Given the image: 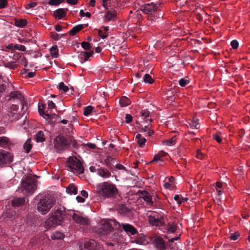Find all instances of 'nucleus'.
Listing matches in <instances>:
<instances>
[{
	"mask_svg": "<svg viewBox=\"0 0 250 250\" xmlns=\"http://www.w3.org/2000/svg\"><path fill=\"white\" fill-rule=\"evenodd\" d=\"M96 192L103 197L109 198L116 194L118 189L114 184L108 182H104L97 185Z\"/></svg>",
	"mask_w": 250,
	"mask_h": 250,
	"instance_id": "obj_1",
	"label": "nucleus"
},
{
	"mask_svg": "<svg viewBox=\"0 0 250 250\" xmlns=\"http://www.w3.org/2000/svg\"><path fill=\"white\" fill-rule=\"evenodd\" d=\"M56 199L54 196L45 195L41 198L37 203V209L42 214H45L55 205Z\"/></svg>",
	"mask_w": 250,
	"mask_h": 250,
	"instance_id": "obj_2",
	"label": "nucleus"
},
{
	"mask_svg": "<svg viewBox=\"0 0 250 250\" xmlns=\"http://www.w3.org/2000/svg\"><path fill=\"white\" fill-rule=\"evenodd\" d=\"M64 215V213L63 210L59 208L55 209L52 213L50 216L45 221V228L50 229L61 225L63 220Z\"/></svg>",
	"mask_w": 250,
	"mask_h": 250,
	"instance_id": "obj_3",
	"label": "nucleus"
},
{
	"mask_svg": "<svg viewBox=\"0 0 250 250\" xmlns=\"http://www.w3.org/2000/svg\"><path fill=\"white\" fill-rule=\"evenodd\" d=\"M36 188V182L30 177L26 176L21 181V186L19 188L23 194L29 195L32 194Z\"/></svg>",
	"mask_w": 250,
	"mask_h": 250,
	"instance_id": "obj_4",
	"label": "nucleus"
},
{
	"mask_svg": "<svg viewBox=\"0 0 250 250\" xmlns=\"http://www.w3.org/2000/svg\"><path fill=\"white\" fill-rule=\"evenodd\" d=\"M67 167L75 173L82 174L84 171V167L81 161L75 157H70L68 159Z\"/></svg>",
	"mask_w": 250,
	"mask_h": 250,
	"instance_id": "obj_5",
	"label": "nucleus"
},
{
	"mask_svg": "<svg viewBox=\"0 0 250 250\" xmlns=\"http://www.w3.org/2000/svg\"><path fill=\"white\" fill-rule=\"evenodd\" d=\"M13 156L10 152L0 150V166H4L13 161Z\"/></svg>",
	"mask_w": 250,
	"mask_h": 250,
	"instance_id": "obj_6",
	"label": "nucleus"
},
{
	"mask_svg": "<svg viewBox=\"0 0 250 250\" xmlns=\"http://www.w3.org/2000/svg\"><path fill=\"white\" fill-rule=\"evenodd\" d=\"M54 147L58 149L62 150L67 147V142L66 139L62 136H57L54 140Z\"/></svg>",
	"mask_w": 250,
	"mask_h": 250,
	"instance_id": "obj_7",
	"label": "nucleus"
},
{
	"mask_svg": "<svg viewBox=\"0 0 250 250\" xmlns=\"http://www.w3.org/2000/svg\"><path fill=\"white\" fill-rule=\"evenodd\" d=\"M148 220L150 224L155 226H161L164 223L163 218L162 216L159 217L157 214L149 215Z\"/></svg>",
	"mask_w": 250,
	"mask_h": 250,
	"instance_id": "obj_8",
	"label": "nucleus"
},
{
	"mask_svg": "<svg viewBox=\"0 0 250 250\" xmlns=\"http://www.w3.org/2000/svg\"><path fill=\"white\" fill-rule=\"evenodd\" d=\"M160 5V4L159 3L155 4L153 3L145 4L142 8V10L146 14H151L158 9Z\"/></svg>",
	"mask_w": 250,
	"mask_h": 250,
	"instance_id": "obj_9",
	"label": "nucleus"
},
{
	"mask_svg": "<svg viewBox=\"0 0 250 250\" xmlns=\"http://www.w3.org/2000/svg\"><path fill=\"white\" fill-rule=\"evenodd\" d=\"M99 228L101 230L100 232L106 233L111 230V227L109 222L106 220H102L99 225Z\"/></svg>",
	"mask_w": 250,
	"mask_h": 250,
	"instance_id": "obj_10",
	"label": "nucleus"
},
{
	"mask_svg": "<svg viewBox=\"0 0 250 250\" xmlns=\"http://www.w3.org/2000/svg\"><path fill=\"white\" fill-rule=\"evenodd\" d=\"M96 242L93 240L84 241L81 246V250H96Z\"/></svg>",
	"mask_w": 250,
	"mask_h": 250,
	"instance_id": "obj_11",
	"label": "nucleus"
},
{
	"mask_svg": "<svg viewBox=\"0 0 250 250\" xmlns=\"http://www.w3.org/2000/svg\"><path fill=\"white\" fill-rule=\"evenodd\" d=\"M153 243L154 245L160 250H163L166 248V245L164 240L159 236H155L153 238Z\"/></svg>",
	"mask_w": 250,
	"mask_h": 250,
	"instance_id": "obj_12",
	"label": "nucleus"
},
{
	"mask_svg": "<svg viewBox=\"0 0 250 250\" xmlns=\"http://www.w3.org/2000/svg\"><path fill=\"white\" fill-rule=\"evenodd\" d=\"M116 16V11L113 9H111L105 12L103 19L104 22H108L110 21L113 20Z\"/></svg>",
	"mask_w": 250,
	"mask_h": 250,
	"instance_id": "obj_13",
	"label": "nucleus"
},
{
	"mask_svg": "<svg viewBox=\"0 0 250 250\" xmlns=\"http://www.w3.org/2000/svg\"><path fill=\"white\" fill-rule=\"evenodd\" d=\"M14 60L17 63L18 65L19 64H21L23 65L24 66H27V64L26 62L25 58L22 53L15 54L14 55Z\"/></svg>",
	"mask_w": 250,
	"mask_h": 250,
	"instance_id": "obj_14",
	"label": "nucleus"
},
{
	"mask_svg": "<svg viewBox=\"0 0 250 250\" xmlns=\"http://www.w3.org/2000/svg\"><path fill=\"white\" fill-rule=\"evenodd\" d=\"M73 219L77 223L81 225H85L88 223V220L87 218L82 217L78 214L74 213L73 215Z\"/></svg>",
	"mask_w": 250,
	"mask_h": 250,
	"instance_id": "obj_15",
	"label": "nucleus"
},
{
	"mask_svg": "<svg viewBox=\"0 0 250 250\" xmlns=\"http://www.w3.org/2000/svg\"><path fill=\"white\" fill-rule=\"evenodd\" d=\"M167 155V153L164 152H159L157 154L155 155L153 160L149 162L151 163L153 162H158L159 165H162V162L164 161L163 158Z\"/></svg>",
	"mask_w": 250,
	"mask_h": 250,
	"instance_id": "obj_16",
	"label": "nucleus"
},
{
	"mask_svg": "<svg viewBox=\"0 0 250 250\" xmlns=\"http://www.w3.org/2000/svg\"><path fill=\"white\" fill-rule=\"evenodd\" d=\"M121 225L126 232L129 233L131 235H134L137 233V230L132 226L127 224H122Z\"/></svg>",
	"mask_w": 250,
	"mask_h": 250,
	"instance_id": "obj_17",
	"label": "nucleus"
},
{
	"mask_svg": "<svg viewBox=\"0 0 250 250\" xmlns=\"http://www.w3.org/2000/svg\"><path fill=\"white\" fill-rule=\"evenodd\" d=\"M140 196L146 201L148 205H152L151 196L148 192L146 191H143L140 193Z\"/></svg>",
	"mask_w": 250,
	"mask_h": 250,
	"instance_id": "obj_18",
	"label": "nucleus"
},
{
	"mask_svg": "<svg viewBox=\"0 0 250 250\" xmlns=\"http://www.w3.org/2000/svg\"><path fill=\"white\" fill-rule=\"evenodd\" d=\"M135 140L139 146L141 147H144L146 142L145 138L143 137L140 134H137L135 137Z\"/></svg>",
	"mask_w": 250,
	"mask_h": 250,
	"instance_id": "obj_19",
	"label": "nucleus"
},
{
	"mask_svg": "<svg viewBox=\"0 0 250 250\" xmlns=\"http://www.w3.org/2000/svg\"><path fill=\"white\" fill-rule=\"evenodd\" d=\"M93 54V51L91 52H83L80 54V58L81 59L82 63H83L84 62L87 61L89 58L91 57Z\"/></svg>",
	"mask_w": 250,
	"mask_h": 250,
	"instance_id": "obj_20",
	"label": "nucleus"
},
{
	"mask_svg": "<svg viewBox=\"0 0 250 250\" xmlns=\"http://www.w3.org/2000/svg\"><path fill=\"white\" fill-rule=\"evenodd\" d=\"M14 108V111L12 112L11 111H9L8 113V115L9 117V118H11V121H13L14 120H17L20 119V115L18 114H17L16 112V109L17 108V107L16 105L13 106Z\"/></svg>",
	"mask_w": 250,
	"mask_h": 250,
	"instance_id": "obj_21",
	"label": "nucleus"
},
{
	"mask_svg": "<svg viewBox=\"0 0 250 250\" xmlns=\"http://www.w3.org/2000/svg\"><path fill=\"white\" fill-rule=\"evenodd\" d=\"M25 202V198L22 197L15 198L12 202V206L14 207H19Z\"/></svg>",
	"mask_w": 250,
	"mask_h": 250,
	"instance_id": "obj_22",
	"label": "nucleus"
},
{
	"mask_svg": "<svg viewBox=\"0 0 250 250\" xmlns=\"http://www.w3.org/2000/svg\"><path fill=\"white\" fill-rule=\"evenodd\" d=\"M97 174L104 178H108L111 175V173L107 169H99Z\"/></svg>",
	"mask_w": 250,
	"mask_h": 250,
	"instance_id": "obj_23",
	"label": "nucleus"
},
{
	"mask_svg": "<svg viewBox=\"0 0 250 250\" xmlns=\"http://www.w3.org/2000/svg\"><path fill=\"white\" fill-rule=\"evenodd\" d=\"M178 226L175 222H169L167 228V232L168 233H172L176 231Z\"/></svg>",
	"mask_w": 250,
	"mask_h": 250,
	"instance_id": "obj_24",
	"label": "nucleus"
},
{
	"mask_svg": "<svg viewBox=\"0 0 250 250\" xmlns=\"http://www.w3.org/2000/svg\"><path fill=\"white\" fill-rule=\"evenodd\" d=\"M139 128L141 132H144L148 136H150L153 133V131H152L147 125L144 126L141 125Z\"/></svg>",
	"mask_w": 250,
	"mask_h": 250,
	"instance_id": "obj_25",
	"label": "nucleus"
},
{
	"mask_svg": "<svg viewBox=\"0 0 250 250\" xmlns=\"http://www.w3.org/2000/svg\"><path fill=\"white\" fill-rule=\"evenodd\" d=\"M65 15V13L62 9H59L54 12V16L58 19H61Z\"/></svg>",
	"mask_w": 250,
	"mask_h": 250,
	"instance_id": "obj_26",
	"label": "nucleus"
},
{
	"mask_svg": "<svg viewBox=\"0 0 250 250\" xmlns=\"http://www.w3.org/2000/svg\"><path fill=\"white\" fill-rule=\"evenodd\" d=\"M50 54L53 58H56L58 57V49L56 45H53L50 49Z\"/></svg>",
	"mask_w": 250,
	"mask_h": 250,
	"instance_id": "obj_27",
	"label": "nucleus"
},
{
	"mask_svg": "<svg viewBox=\"0 0 250 250\" xmlns=\"http://www.w3.org/2000/svg\"><path fill=\"white\" fill-rule=\"evenodd\" d=\"M64 235L63 233L60 231H56L51 234V238L52 239L54 240L62 239L64 238Z\"/></svg>",
	"mask_w": 250,
	"mask_h": 250,
	"instance_id": "obj_28",
	"label": "nucleus"
},
{
	"mask_svg": "<svg viewBox=\"0 0 250 250\" xmlns=\"http://www.w3.org/2000/svg\"><path fill=\"white\" fill-rule=\"evenodd\" d=\"M66 191L71 195H76L77 193V188L74 185H69L66 188Z\"/></svg>",
	"mask_w": 250,
	"mask_h": 250,
	"instance_id": "obj_29",
	"label": "nucleus"
},
{
	"mask_svg": "<svg viewBox=\"0 0 250 250\" xmlns=\"http://www.w3.org/2000/svg\"><path fill=\"white\" fill-rule=\"evenodd\" d=\"M135 242L139 245H144L146 243V240L145 236L143 234L139 235L136 239L135 240Z\"/></svg>",
	"mask_w": 250,
	"mask_h": 250,
	"instance_id": "obj_30",
	"label": "nucleus"
},
{
	"mask_svg": "<svg viewBox=\"0 0 250 250\" xmlns=\"http://www.w3.org/2000/svg\"><path fill=\"white\" fill-rule=\"evenodd\" d=\"M83 28V24H79L75 26L71 30L69 31V34L72 35H75L77 32L80 31Z\"/></svg>",
	"mask_w": 250,
	"mask_h": 250,
	"instance_id": "obj_31",
	"label": "nucleus"
},
{
	"mask_svg": "<svg viewBox=\"0 0 250 250\" xmlns=\"http://www.w3.org/2000/svg\"><path fill=\"white\" fill-rule=\"evenodd\" d=\"M189 125L192 129H198L200 126L199 121L196 119L192 120L190 123H189Z\"/></svg>",
	"mask_w": 250,
	"mask_h": 250,
	"instance_id": "obj_32",
	"label": "nucleus"
},
{
	"mask_svg": "<svg viewBox=\"0 0 250 250\" xmlns=\"http://www.w3.org/2000/svg\"><path fill=\"white\" fill-rule=\"evenodd\" d=\"M130 103V100L126 97H123L120 100V104L123 107L126 106Z\"/></svg>",
	"mask_w": 250,
	"mask_h": 250,
	"instance_id": "obj_33",
	"label": "nucleus"
},
{
	"mask_svg": "<svg viewBox=\"0 0 250 250\" xmlns=\"http://www.w3.org/2000/svg\"><path fill=\"white\" fill-rule=\"evenodd\" d=\"M45 140L43 133L42 131H39L36 134V141L37 142H42Z\"/></svg>",
	"mask_w": 250,
	"mask_h": 250,
	"instance_id": "obj_34",
	"label": "nucleus"
},
{
	"mask_svg": "<svg viewBox=\"0 0 250 250\" xmlns=\"http://www.w3.org/2000/svg\"><path fill=\"white\" fill-rule=\"evenodd\" d=\"M30 140V139H28L23 145V148L27 153H28L30 151L32 147Z\"/></svg>",
	"mask_w": 250,
	"mask_h": 250,
	"instance_id": "obj_35",
	"label": "nucleus"
},
{
	"mask_svg": "<svg viewBox=\"0 0 250 250\" xmlns=\"http://www.w3.org/2000/svg\"><path fill=\"white\" fill-rule=\"evenodd\" d=\"M176 143V138L173 137L169 140H165L164 142V144L168 146H173Z\"/></svg>",
	"mask_w": 250,
	"mask_h": 250,
	"instance_id": "obj_36",
	"label": "nucleus"
},
{
	"mask_svg": "<svg viewBox=\"0 0 250 250\" xmlns=\"http://www.w3.org/2000/svg\"><path fill=\"white\" fill-rule=\"evenodd\" d=\"M143 82L145 83L151 84L153 82V80L149 74H146L143 77Z\"/></svg>",
	"mask_w": 250,
	"mask_h": 250,
	"instance_id": "obj_37",
	"label": "nucleus"
},
{
	"mask_svg": "<svg viewBox=\"0 0 250 250\" xmlns=\"http://www.w3.org/2000/svg\"><path fill=\"white\" fill-rule=\"evenodd\" d=\"M6 80H4L3 78H2L1 75H0V93L2 92L3 90H5L6 88V85L5 83H6Z\"/></svg>",
	"mask_w": 250,
	"mask_h": 250,
	"instance_id": "obj_38",
	"label": "nucleus"
},
{
	"mask_svg": "<svg viewBox=\"0 0 250 250\" xmlns=\"http://www.w3.org/2000/svg\"><path fill=\"white\" fill-rule=\"evenodd\" d=\"M213 139L219 143H221L222 140L224 138L223 136V134L221 132H220L217 134H213Z\"/></svg>",
	"mask_w": 250,
	"mask_h": 250,
	"instance_id": "obj_39",
	"label": "nucleus"
},
{
	"mask_svg": "<svg viewBox=\"0 0 250 250\" xmlns=\"http://www.w3.org/2000/svg\"><path fill=\"white\" fill-rule=\"evenodd\" d=\"M5 66L10 69H14L18 66V64L15 61H14L7 62L5 64Z\"/></svg>",
	"mask_w": 250,
	"mask_h": 250,
	"instance_id": "obj_40",
	"label": "nucleus"
},
{
	"mask_svg": "<svg viewBox=\"0 0 250 250\" xmlns=\"http://www.w3.org/2000/svg\"><path fill=\"white\" fill-rule=\"evenodd\" d=\"M58 88L59 90H62L64 92H66L69 89L68 87L65 85L63 82H61L59 83Z\"/></svg>",
	"mask_w": 250,
	"mask_h": 250,
	"instance_id": "obj_41",
	"label": "nucleus"
},
{
	"mask_svg": "<svg viewBox=\"0 0 250 250\" xmlns=\"http://www.w3.org/2000/svg\"><path fill=\"white\" fill-rule=\"evenodd\" d=\"M174 199L177 202L178 204H181L183 202L186 201L188 198H184L180 197L178 195H175L174 197Z\"/></svg>",
	"mask_w": 250,
	"mask_h": 250,
	"instance_id": "obj_42",
	"label": "nucleus"
},
{
	"mask_svg": "<svg viewBox=\"0 0 250 250\" xmlns=\"http://www.w3.org/2000/svg\"><path fill=\"white\" fill-rule=\"evenodd\" d=\"M27 23V21L26 20L22 19V20H17L16 21V26L18 27H23L25 26Z\"/></svg>",
	"mask_w": 250,
	"mask_h": 250,
	"instance_id": "obj_43",
	"label": "nucleus"
},
{
	"mask_svg": "<svg viewBox=\"0 0 250 250\" xmlns=\"http://www.w3.org/2000/svg\"><path fill=\"white\" fill-rule=\"evenodd\" d=\"M8 139L4 136L0 137V146H4L7 145Z\"/></svg>",
	"mask_w": 250,
	"mask_h": 250,
	"instance_id": "obj_44",
	"label": "nucleus"
},
{
	"mask_svg": "<svg viewBox=\"0 0 250 250\" xmlns=\"http://www.w3.org/2000/svg\"><path fill=\"white\" fill-rule=\"evenodd\" d=\"M93 110V107L91 106H88L86 107L83 111L84 115L87 116H88Z\"/></svg>",
	"mask_w": 250,
	"mask_h": 250,
	"instance_id": "obj_45",
	"label": "nucleus"
},
{
	"mask_svg": "<svg viewBox=\"0 0 250 250\" xmlns=\"http://www.w3.org/2000/svg\"><path fill=\"white\" fill-rule=\"evenodd\" d=\"M63 0H50L48 2V4L50 5H58Z\"/></svg>",
	"mask_w": 250,
	"mask_h": 250,
	"instance_id": "obj_46",
	"label": "nucleus"
},
{
	"mask_svg": "<svg viewBox=\"0 0 250 250\" xmlns=\"http://www.w3.org/2000/svg\"><path fill=\"white\" fill-rule=\"evenodd\" d=\"M189 83V81L186 79H181L179 81V83L181 86H185Z\"/></svg>",
	"mask_w": 250,
	"mask_h": 250,
	"instance_id": "obj_47",
	"label": "nucleus"
},
{
	"mask_svg": "<svg viewBox=\"0 0 250 250\" xmlns=\"http://www.w3.org/2000/svg\"><path fill=\"white\" fill-rule=\"evenodd\" d=\"M142 116L144 117L146 120H149L150 122L151 121V118H148L149 112L147 110L142 111Z\"/></svg>",
	"mask_w": 250,
	"mask_h": 250,
	"instance_id": "obj_48",
	"label": "nucleus"
},
{
	"mask_svg": "<svg viewBox=\"0 0 250 250\" xmlns=\"http://www.w3.org/2000/svg\"><path fill=\"white\" fill-rule=\"evenodd\" d=\"M82 46L84 50H89L91 48L90 44L89 43L85 42H83L82 43Z\"/></svg>",
	"mask_w": 250,
	"mask_h": 250,
	"instance_id": "obj_49",
	"label": "nucleus"
},
{
	"mask_svg": "<svg viewBox=\"0 0 250 250\" xmlns=\"http://www.w3.org/2000/svg\"><path fill=\"white\" fill-rule=\"evenodd\" d=\"M98 36L101 37L102 39H105L106 38L108 34L106 33H103V30L101 29H99L98 30Z\"/></svg>",
	"mask_w": 250,
	"mask_h": 250,
	"instance_id": "obj_50",
	"label": "nucleus"
},
{
	"mask_svg": "<svg viewBox=\"0 0 250 250\" xmlns=\"http://www.w3.org/2000/svg\"><path fill=\"white\" fill-rule=\"evenodd\" d=\"M13 213L15 214V212H11L10 211L9 212L6 211V212H4L2 215V216L4 219H7L10 217L11 216L13 215Z\"/></svg>",
	"mask_w": 250,
	"mask_h": 250,
	"instance_id": "obj_51",
	"label": "nucleus"
},
{
	"mask_svg": "<svg viewBox=\"0 0 250 250\" xmlns=\"http://www.w3.org/2000/svg\"><path fill=\"white\" fill-rule=\"evenodd\" d=\"M80 16L82 17L86 16L87 18H90L91 16V14L89 12H84L83 10H81L80 11Z\"/></svg>",
	"mask_w": 250,
	"mask_h": 250,
	"instance_id": "obj_52",
	"label": "nucleus"
},
{
	"mask_svg": "<svg viewBox=\"0 0 250 250\" xmlns=\"http://www.w3.org/2000/svg\"><path fill=\"white\" fill-rule=\"evenodd\" d=\"M230 44L233 49H237L239 46V43L236 40L232 41Z\"/></svg>",
	"mask_w": 250,
	"mask_h": 250,
	"instance_id": "obj_53",
	"label": "nucleus"
},
{
	"mask_svg": "<svg viewBox=\"0 0 250 250\" xmlns=\"http://www.w3.org/2000/svg\"><path fill=\"white\" fill-rule=\"evenodd\" d=\"M39 112L41 115L42 116V117L46 119H49L51 117V115L49 114L48 113H45L43 111H41L40 109H39Z\"/></svg>",
	"mask_w": 250,
	"mask_h": 250,
	"instance_id": "obj_54",
	"label": "nucleus"
},
{
	"mask_svg": "<svg viewBox=\"0 0 250 250\" xmlns=\"http://www.w3.org/2000/svg\"><path fill=\"white\" fill-rule=\"evenodd\" d=\"M47 106L49 109H54L55 108V104L51 101H48L47 102Z\"/></svg>",
	"mask_w": 250,
	"mask_h": 250,
	"instance_id": "obj_55",
	"label": "nucleus"
},
{
	"mask_svg": "<svg viewBox=\"0 0 250 250\" xmlns=\"http://www.w3.org/2000/svg\"><path fill=\"white\" fill-rule=\"evenodd\" d=\"M239 234L238 232H235L234 233H232L231 236H230V238L231 240H236L238 239Z\"/></svg>",
	"mask_w": 250,
	"mask_h": 250,
	"instance_id": "obj_56",
	"label": "nucleus"
},
{
	"mask_svg": "<svg viewBox=\"0 0 250 250\" xmlns=\"http://www.w3.org/2000/svg\"><path fill=\"white\" fill-rule=\"evenodd\" d=\"M132 119V116L130 114H126L125 115V122L126 123H129L131 122Z\"/></svg>",
	"mask_w": 250,
	"mask_h": 250,
	"instance_id": "obj_57",
	"label": "nucleus"
},
{
	"mask_svg": "<svg viewBox=\"0 0 250 250\" xmlns=\"http://www.w3.org/2000/svg\"><path fill=\"white\" fill-rule=\"evenodd\" d=\"M7 4V0H0V8H4Z\"/></svg>",
	"mask_w": 250,
	"mask_h": 250,
	"instance_id": "obj_58",
	"label": "nucleus"
},
{
	"mask_svg": "<svg viewBox=\"0 0 250 250\" xmlns=\"http://www.w3.org/2000/svg\"><path fill=\"white\" fill-rule=\"evenodd\" d=\"M196 156L198 159H202L203 157V154L200 151V150H198L197 151Z\"/></svg>",
	"mask_w": 250,
	"mask_h": 250,
	"instance_id": "obj_59",
	"label": "nucleus"
},
{
	"mask_svg": "<svg viewBox=\"0 0 250 250\" xmlns=\"http://www.w3.org/2000/svg\"><path fill=\"white\" fill-rule=\"evenodd\" d=\"M81 194L85 198H87L88 197V193L87 192L85 191V190H82L81 191Z\"/></svg>",
	"mask_w": 250,
	"mask_h": 250,
	"instance_id": "obj_60",
	"label": "nucleus"
},
{
	"mask_svg": "<svg viewBox=\"0 0 250 250\" xmlns=\"http://www.w3.org/2000/svg\"><path fill=\"white\" fill-rule=\"evenodd\" d=\"M116 167L117 168H118L119 169H123V170H125V167H124L123 165H122L121 164H117L116 166Z\"/></svg>",
	"mask_w": 250,
	"mask_h": 250,
	"instance_id": "obj_61",
	"label": "nucleus"
},
{
	"mask_svg": "<svg viewBox=\"0 0 250 250\" xmlns=\"http://www.w3.org/2000/svg\"><path fill=\"white\" fill-rule=\"evenodd\" d=\"M76 200L78 201V202L79 203H83L84 201V199L80 196H77L76 197Z\"/></svg>",
	"mask_w": 250,
	"mask_h": 250,
	"instance_id": "obj_62",
	"label": "nucleus"
},
{
	"mask_svg": "<svg viewBox=\"0 0 250 250\" xmlns=\"http://www.w3.org/2000/svg\"><path fill=\"white\" fill-rule=\"evenodd\" d=\"M35 76V72H28L27 74V77L28 78H33Z\"/></svg>",
	"mask_w": 250,
	"mask_h": 250,
	"instance_id": "obj_63",
	"label": "nucleus"
},
{
	"mask_svg": "<svg viewBox=\"0 0 250 250\" xmlns=\"http://www.w3.org/2000/svg\"><path fill=\"white\" fill-rule=\"evenodd\" d=\"M67 3L71 4H76L77 2V0H66Z\"/></svg>",
	"mask_w": 250,
	"mask_h": 250,
	"instance_id": "obj_64",
	"label": "nucleus"
}]
</instances>
